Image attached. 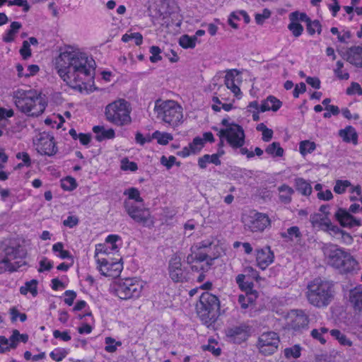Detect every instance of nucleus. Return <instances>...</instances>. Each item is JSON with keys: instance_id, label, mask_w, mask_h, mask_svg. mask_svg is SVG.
I'll use <instances>...</instances> for the list:
<instances>
[{"instance_id": "f257e3e1", "label": "nucleus", "mask_w": 362, "mask_h": 362, "mask_svg": "<svg viewBox=\"0 0 362 362\" xmlns=\"http://www.w3.org/2000/svg\"><path fill=\"white\" fill-rule=\"evenodd\" d=\"M92 59L73 47L62 49L56 59V69L59 76L73 88H81L91 76Z\"/></svg>"}, {"instance_id": "f03ea898", "label": "nucleus", "mask_w": 362, "mask_h": 362, "mask_svg": "<svg viewBox=\"0 0 362 362\" xmlns=\"http://www.w3.org/2000/svg\"><path fill=\"white\" fill-rule=\"evenodd\" d=\"M14 103L17 108L30 117H37L46 107L41 94L34 89H18L13 93Z\"/></svg>"}, {"instance_id": "7ed1b4c3", "label": "nucleus", "mask_w": 362, "mask_h": 362, "mask_svg": "<svg viewBox=\"0 0 362 362\" xmlns=\"http://www.w3.org/2000/svg\"><path fill=\"white\" fill-rule=\"evenodd\" d=\"M333 284L327 280L315 279L308 285L306 296L313 305L325 307L333 298Z\"/></svg>"}, {"instance_id": "20e7f679", "label": "nucleus", "mask_w": 362, "mask_h": 362, "mask_svg": "<svg viewBox=\"0 0 362 362\" xmlns=\"http://www.w3.org/2000/svg\"><path fill=\"white\" fill-rule=\"evenodd\" d=\"M154 111L158 119L173 127L177 126L183 117L182 107L174 100H157L155 102Z\"/></svg>"}, {"instance_id": "39448f33", "label": "nucleus", "mask_w": 362, "mask_h": 362, "mask_svg": "<svg viewBox=\"0 0 362 362\" xmlns=\"http://www.w3.org/2000/svg\"><path fill=\"white\" fill-rule=\"evenodd\" d=\"M220 310V301L217 296L209 292H204L197 304V313L202 321L209 325L214 323Z\"/></svg>"}, {"instance_id": "423d86ee", "label": "nucleus", "mask_w": 362, "mask_h": 362, "mask_svg": "<svg viewBox=\"0 0 362 362\" xmlns=\"http://www.w3.org/2000/svg\"><path fill=\"white\" fill-rule=\"evenodd\" d=\"M130 104L124 99L117 100L105 107L106 119L117 126L128 125L132 122Z\"/></svg>"}, {"instance_id": "0eeeda50", "label": "nucleus", "mask_w": 362, "mask_h": 362, "mask_svg": "<svg viewBox=\"0 0 362 362\" xmlns=\"http://www.w3.org/2000/svg\"><path fill=\"white\" fill-rule=\"evenodd\" d=\"M221 124L224 127L218 131L221 139V145H223V139H226L228 144L233 148H238L245 144V135L241 126L233 122H229L228 118H223Z\"/></svg>"}, {"instance_id": "6e6552de", "label": "nucleus", "mask_w": 362, "mask_h": 362, "mask_svg": "<svg viewBox=\"0 0 362 362\" xmlns=\"http://www.w3.org/2000/svg\"><path fill=\"white\" fill-rule=\"evenodd\" d=\"M4 252V257L0 259V273L15 272L24 264L23 258L25 252L21 247L8 246Z\"/></svg>"}, {"instance_id": "1a4fd4ad", "label": "nucleus", "mask_w": 362, "mask_h": 362, "mask_svg": "<svg viewBox=\"0 0 362 362\" xmlns=\"http://www.w3.org/2000/svg\"><path fill=\"white\" fill-rule=\"evenodd\" d=\"M107 249L104 246L98 245L95 248V258L98 263V268L101 274L106 276H116L119 274L122 269V264L117 262H110L104 257H100L99 254H107Z\"/></svg>"}, {"instance_id": "9d476101", "label": "nucleus", "mask_w": 362, "mask_h": 362, "mask_svg": "<svg viewBox=\"0 0 362 362\" xmlns=\"http://www.w3.org/2000/svg\"><path fill=\"white\" fill-rule=\"evenodd\" d=\"M142 289V282L135 279H127L118 284L115 293L119 298L128 300L139 298Z\"/></svg>"}, {"instance_id": "9b49d317", "label": "nucleus", "mask_w": 362, "mask_h": 362, "mask_svg": "<svg viewBox=\"0 0 362 362\" xmlns=\"http://www.w3.org/2000/svg\"><path fill=\"white\" fill-rule=\"evenodd\" d=\"M124 206L128 215L137 223L145 227L153 225V218L148 209L138 206L129 200L124 201Z\"/></svg>"}, {"instance_id": "f8f14e48", "label": "nucleus", "mask_w": 362, "mask_h": 362, "mask_svg": "<svg viewBox=\"0 0 362 362\" xmlns=\"http://www.w3.org/2000/svg\"><path fill=\"white\" fill-rule=\"evenodd\" d=\"M322 250L327 259V264L337 269L344 259L345 255L349 252L337 245L326 244L323 246Z\"/></svg>"}, {"instance_id": "ddd939ff", "label": "nucleus", "mask_w": 362, "mask_h": 362, "mask_svg": "<svg viewBox=\"0 0 362 362\" xmlns=\"http://www.w3.org/2000/svg\"><path fill=\"white\" fill-rule=\"evenodd\" d=\"M322 250L327 259V264L337 269L344 259L345 255L349 252L337 245L326 244L323 246Z\"/></svg>"}, {"instance_id": "4468645a", "label": "nucleus", "mask_w": 362, "mask_h": 362, "mask_svg": "<svg viewBox=\"0 0 362 362\" xmlns=\"http://www.w3.org/2000/svg\"><path fill=\"white\" fill-rule=\"evenodd\" d=\"M279 343V338L277 334L274 332H268L259 336L257 347L264 355H271L276 351Z\"/></svg>"}, {"instance_id": "2eb2a0df", "label": "nucleus", "mask_w": 362, "mask_h": 362, "mask_svg": "<svg viewBox=\"0 0 362 362\" xmlns=\"http://www.w3.org/2000/svg\"><path fill=\"white\" fill-rule=\"evenodd\" d=\"M245 228L251 232H262L270 226V219L268 216L262 213H254L244 218Z\"/></svg>"}, {"instance_id": "dca6fc26", "label": "nucleus", "mask_w": 362, "mask_h": 362, "mask_svg": "<svg viewBox=\"0 0 362 362\" xmlns=\"http://www.w3.org/2000/svg\"><path fill=\"white\" fill-rule=\"evenodd\" d=\"M35 144L37 152L42 155L52 156L56 154L57 151L54 137L45 132L40 135Z\"/></svg>"}, {"instance_id": "f3484780", "label": "nucleus", "mask_w": 362, "mask_h": 362, "mask_svg": "<svg viewBox=\"0 0 362 362\" xmlns=\"http://www.w3.org/2000/svg\"><path fill=\"white\" fill-rule=\"evenodd\" d=\"M169 275L171 279L175 282H184L188 279L187 273L182 267L181 258L175 255L172 257L169 262Z\"/></svg>"}, {"instance_id": "a211bd4d", "label": "nucleus", "mask_w": 362, "mask_h": 362, "mask_svg": "<svg viewBox=\"0 0 362 362\" xmlns=\"http://www.w3.org/2000/svg\"><path fill=\"white\" fill-rule=\"evenodd\" d=\"M194 251L191 255H189L187 257V262L189 264H192L194 262H202L206 261L207 266H211L213 264V261L217 259L220 256V252H210L209 250H197Z\"/></svg>"}, {"instance_id": "6ab92c4d", "label": "nucleus", "mask_w": 362, "mask_h": 362, "mask_svg": "<svg viewBox=\"0 0 362 362\" xmlns=\"http://www.w3.org/2000/svg\"><path fill=\"white\" fill-rule=\"evenodd\" d=\"M338 52L344 59L353 66L362 68V47L352 46L345 52L338 50Z\"/></svg>"}, {"instance_id": "aec40b11", "label": "nucleus", "mask_w": 362, "mask_h": 362, "mask_svg": "<svg viewBox=\"0 0 362 362\" xmlns=\"http://www.w3.org/2000/svg\"><path fill=\"white\" fill-rule=\"evenodd\" d=\"M226 336L230 341L240 344L247 339V327L244 325H240L228 328L226 330Z\"/></svg>"}, {"instance_id": "412c9836", "label": "nucleus", "mask_w": 362, "mask_h": 362, "mask_svg": "<svg viewBox=\"0 0 362 362\" xmlns=\"http://www.w3.org/2000/svg\"><path fill=\"white\" fill-rule=\"evenodd\" d=\"M274 255L270 247L267 246L257 250L256 261L262 269H265L274 262Z\"/></svg>"}, {"instance_id": "4be33fe9", "label": "nucleus", "mask_w": 362, "mask_h": 362, "mask_svg": "<svg viewBox=\"0 0 362 362\" xmlns=\"http://www.w3.org/2000/svg\"><path fill=\"white\" fill-rule=\"evenodd\" d=\"M357 269L358 262L350 252L345 255L344 261L337 268V270L343 274H353Z\"/></svg>"}, {"instance_id": "5701e85b", "label": "nucleus", "mask_w": 362, "mask_h": 362, "mask_svg": "<svg viewBox=\"0 0 362 362\" xmlns=\"http://www.w3.org/2000/svg\"><path fill=\"white\" fill-rule=\"evenodd\" d=\"M337 219L341 225L344 227H351L354 226H360L359 221H357L346 210L339 209L335 214Z\"/></svg>"}, {"instance_id": "b1692460", "label": "nucleus", "mask_w": 362, "mask_h": 362, "mask_svg": "<svg viewBox=\"0 0 362 362\" xmlns=\"http://www.w3.org/2000/svg\"><path fill=\"white\" fill-rule=\"evenodd\" d=\"M349 301L356 312L362 313V286H356L350 291Z\"/></svg>"}, {"instance_id": "393cba45", "label": "nucleus", "mask_w": 362, "mask_h": 362, "mask_svg": "<svg viewBox=\"0 0 362 362\" xmlns=\"http://www.w3.org/2000/svg\"><path fill=\"white\" fill-rule=\"evenodd\" d=\"M238 74L239 71L237 69L228 70L226 72L224 79L225 85L235 96H238L241 94L240 88L235 83V78L238 76Z\"/></svg>"}, {"instance_id": "a878e982", "label": "nucleus", "mask_w": 362, "mask_h": 362, "mask_svg": "<svg viewBox=\"0 0 362 362\" xmlns=\"http://www.w3.org/2000/svg\"><path fill=\"white\" fill-rule=\"evenodd\" d=\"M282 103L276 98L269 95L266 100H263L261 106L260 111L264 112L269 110L277 111L281 106Z\"/></svg>"}, {"instance_id": "bb28decb", "label": "nucleus", "mask_w": 362, "mask_h": 362, "mask_svg": "<svg viewBox=\"0 0 362 362\" xmlns=\"http://www.w3.org/2000/svg\"><path fill=\"white\" fill-rule=\"evenodd\" d=\"M93 131L96 134L95 139L98 141H102L105 139H111L115 138V133L113 129H105L103 126H94Z\"/></svg>"}, {"instance_id": "cd10ccee", "label": "nucleus", "mask_w": 362, "mask_h": 362, "mask_svg": "<svg viewBox=\"0 0 362 362\" xmlns=\"http://www.w3.org/2000/svg\"><path fill=\"white\" fill-rule=\"evenodd\" d=\"M309 320L308 315L303 311H297L296 315L291 322V327L295 330H299L308 327Z\"/></svg>"}, {"instance_id": "c85d7f7f", "label": "nucleus", "mask_w": 362, "mask_h": 362, "mask_svg": "<svg viewBox=\"0 0 362 362\" xmlns=\"http://www.w3.org/2000/svg\"><path fill=\"white\" fill-rule=\"evenodd\" d=\"M339 135L345 142L349 143L351 141L354 144H357L358 135L355 129L351 126H348L345 129L339 130Z\"/></svg>"}, {"instance_id": "c756f323", "label": "nucleus", "mask_w": 362, "mask_h": 362, "mask_svg": "<svg viewBox=\"0 0 362 362\" xmlns=\"http://www.w3.org/2000/svg\"><path fill=\"white\" fill-rule=\"evenodd\" d=\"M295 186L300 193L304 196H309L312 192V187L310 184L301 177L295 179Z\"/></svg>"}, {"instance_id": "7c9ffc66", "label": "nucleus", "mask_w": 362, "mask_h": 362, "mask_svg": "<svg viewBox=\"0 0 362 362\" xmlns=\"http://www.w3.org/2000/svg\"><path fill=\"white\" fill-rule=\"evenodd\" d=\"M214 163L216 165H220L221 160L219 159V155L218 153H215L211 156L206 154L199 158L198 160V165L202 169L206 168L207 163Z\"/></svg>"}, {"instance_id": "2f4dec72", "label": "nucleus", "mask_w": 362, "mask_h": 362, "mask_svg": "<svg viewBox=\"0 0 362 362\" xmlns=\"http://www.w3.org/2000/svg\"><path fill=\"white\" fill-rule=\"evenodd\" d=\"M279 192L280 200L285 203L288 204L291 201V196L294 193V190L286 185H282L278 188Z\"/></svg>"}, {"instance_id": "473e14b6", "label": "nucleus", "mask_w": 362, "mask_h": 362, "mask_svg": "<svg viewBox=\"0 0 362 362\" xmlns=\"http://www.w3.org/2000/svg\"><path fill=\"white\" fill-rule=\"evenodd\" d=\"M10 29L7 31L5 35L3 37V40L6 42H12L14 40L15 35L18 33L19 29L21 28V24L19 22H12L10 26Z\"/></svg>"}, {"instance_id": "72a5a7b5", "label": "nucleus", "mask_w": 362, "mask_h": 362, "mask_svg": "<svg viewBox=\"0 0 362 362\" xmlns=\"http://www.w3.org/2000/svg\"><path fill=\"white\" fill-rule=\"evenodd\" d=\"M151 138L156 139L157 142L161 145H166L170 141L173 139V136L171 134L167 132H160L159 131L154 132Z\"/></svg>"}, {"instance_id": "f704fd0d", "label": "nucleus", "mask_w": 362, "mask_h": 362, "mask_svg": "<svg viewBox=\"0 0 362 362\" xmlns=\"http://www.w3.org/2000/svg\"><path fill=\"white\" fill-rule=\"evenodd\" d=\"M179 44L184 49L194 48L197 44L196 36L182 35L179 39Z\"/></svg>"}, {"instance_id": "c9c22d12", "label": "nucleus", "mask_w": 362, "mask_h": 362, "mask_svg": "<svg viewBox=\"0 0 362 362\" xmlns=\"http://www.w3.org/2000/svg\"><path fill=\"white\" fill-rule=\"evenodd\" d=\"M327 220H329L327 218L322 217L320 214H313L310 216V221L313 227H317L322 230L324 229Z\"/></svg>"}, {"instance_id": "e433bc0d", "label": "nucleus", "mask_w": 362, "mask_h": 362, "mask_svg": "<svg viewBox=\"0 0 362 362\" xmlns=\"http://www.w3.org/2000/svg\"><path fill=\"white\" fill-rule=\"evenodd\" d=\"M37 281L35 279L27 281L25 286L21 287V293L25 295L28 292H30L33 296H35L37 294Z\"/></svg>"}, {"instance_id": "4c0bfd02", "label": "nucleus", "mask_w": 362, "mask_h": 362, "mask_svg": "<svg viewBox=\"0 0 362 362\" xmlns=\"http://www.w3.org/2000/svg\"><path fill=\"white\" fill-rule=\"evenodd\" d=\"M265 151L267 153L275 157H281L284 155V149L281 147L279 142H273L269 144Z\"/></svg>"}, {"instance_id": "58836bf2", "label": "nucleus", "mask_w": 362, "mask_h": 362, "mask_svg": "<svg viewBox=\"0 0 362 362\" xmlns=\"http://www.w3.org/2000/svg\"><path fill=\"white\" fill-rule=\"evenodd\" d=\"M316 148L314 142L308 140L300 142L299 150L302 155L305 156L307 153H310Z\"/></svg>"}, {"instance_id": "ea45409f", "label": "nucleus", "mask_w": 362, "mask_h": 362, "mask_svg": "<svg viewBox=\"0 0 362 362\" xmlns=\"http://www.w3.org/2000/svg\"><path fill=\"white\" fill-rule=\"evenodd\" d=\"M306 27L307 31L310 35H314L315 32H317L318 34L321 33L322 26L317 20H310V22L306 24Z\"/></svg>"}, {"instance_id": "a19ab883", "label": "nucleus", "mask_w": 362, "mask_h": 362, "mask_svg": "<svg viewBox=\"0 0 362 362\" xmlns=\"http://www.w3.org/2000/svg\"><path fill=\"white\" fill-rule=\"evenodd\" d=\"M281 235L284 238H288L291 240L293 237L300 238L301 233L298 226H292L288 228L286 233H282Z\"/></svg>"}, {"instance_id": "79ce46f5", "label": "nucleus", "mask_w": 362, "mask_h": 362, "mask_svg": "<svg viewBox=\"0 0 362 362\" xmlns=\"http://www.w3.org/2000/svg\"><path fill=\"white\" fill-rule=\"evenodd\" d=\"M77 186L76 180L71 177H67L61 181V187L64 190L71 191Z\"/></svg>"}, {"instance_id": "37998d69", "label": "nucleus", "mask_w": 362, "mask_h": 362, "mask_svg": "<svg viewBox=\"0 0 362 362\" xmlns=\"http://www.w3.org/2000/svg\"><path fill=\"white\" fill-rule=\"evenodd\" d=\"M214 247V250H216V251H218V246L216 244L214 243L213 241H211V240H204L201 243H199L198 245H196L195 247L197 250H209L210 252H212L211 251V247Z\"/></svg>"}, {"instance_id": "c03bdc74", "label": "nucleus", "mask_w": 362, "mask_h": 362, "mask_svg": "<svg viewBox=\"0 0 362 362\" xmlns=\"http://www.w3.org/2000/svg\"><path fill=\"white\" fill-rule=\"evenodd\" d=\"M289 19L291 21H298L305 22L306 24L311 20L305 13H299L298 11L292 12L289 14Z\"/></svg>"}, {"instance_id": "a18cd8bd", "label": "nucleus", "mask_w": 362, "mask_h": 362, "mask_svg": "<svg viewBox=\"0 0 362 362\" xmlns=\"http://www.w3.org/2000/svg\"><path fill=\"white\" fill-rule=\"evenodd\" d=\"M105 344L106 346L105 348V350L109 353L115 352L117 350V346L122 345V343L120 341L115 342V340L112 337H106Z\"/></svg>"}, {"instance_id": "49530a36", "label": "nucleus", "mask_w": 362, "mask_h": 362, "mask_svg": "<svg viewBox=\"0 0 362 362\" xmlns=\"http://www.w3.org/2000/svg\"><path fill=\"white\" fill-rule=\"evenodd\" d=\"M204 140L199 137H196L193 139L192 142L189 144V148L192 153H197L204 146Z\"/></svg>"}, {"instance_id": "de8ad7c7", "label": "nucleus", "mask_w": 362, "mask_h": 362, "mask_svg": "<svg viewBox=\"0 0 362 362\" xmlns=\"http://www.w3.org/2000/svg\"><path fill=\"white\" fill-rule=\"evenodd\" d=\"M288 28L289 29V30L292 32L293 35L296 37H299L303 31V25L296 21H291V23L288 25Z\"/></svg>"}, {"instance_id": "09e8293b", "label": "nucleus", "mask_w": 362, "mask_h": 362, "mask_svg": "<svg viewBox=\"0 0 362 362\" xmlns=\"http://www.w3.org/2000/svg\"><path fill=\"white\" fill-rule=\"evenodd\" d=\"M350 185L351 182L348 180H337L334 187V191L337 194H342Z\"/></svg>"}, {"instance_id": "8fccbe9b", "label": "nucleus", "mask_w": 362, "mask_h": 362, "mask_svg": "<svg viewBox=\"0 0 362 362\" xmlns=\"http://www.w3.org/2000/svg\"><path fill=\"white\" fill-rule=\"evenodd\" d=\"M245 276L244 274H238L236 277V283L238 284L239 287L245 291L251 290L252 284L249 282H245Z\"/></svg>"}, {"instance_id": "3c124183", "label": "nucleus", "mask_w": 362, "mask_h": 362, "mask_svg": "<svg viewBox=\"0 0 362 362\" xmlns=\"http://www.w3.org/2000/svg\"><path fill=\"white\" fill-rule=\"evenodd\" d=\"M121 168L123 170H130L134 172L138 169V167L135 162L129 161L127 158H123L121 161Z\"/></svg>"}, {"instance_id": "603ef678", "label": "nucleus", "mask_w": 362, "mask_h": 362, "mask_svg": "<svg viewBox=\"0 0 362 362\" xmlns=\"http://www.w3.org/2000/svg\"><path fill=\"white\" fill-rule=\"evenodd\" d=\"M284 355L287 358H298L300 355V348L297 345H295L291 348H287L284 350Z\"/></svg>"}, {"instance_id": "864d4df0", "label": "nucleus", "mask_w": 362, "mask_h": 362, "mask_svg": "<svg viewBox=\"0 0 362 362\" xmlns=\"http://www.w3.org/2000/svg\"><path fill=\"white\" fill-rule=\"evenodd\" d=\"M160 163L162 165L166 167L167 169H170L175 163L177 166H180V163H176V158L173 156H170L169 158L163 156L160 158Z\"/></svg>"}, {"instance_id": "5fc2aeb1", "label": "nucleus", "mask_w": 362, "mask_h": 362, "mask_svg": "<svg viewBox=\"0 0 362 362\" xmlns=\"http://www.w3.org/2000/svg\"><path fill=\"white\" fill-rule=\"evenodd\" d=\"M124 194H128L129 201H130V199H134L136 202L140 203L144 202V199L140 197L139 190L136 188H130L127 192H124Z\"/></svg>"}, {"instance_id": "6e6d98bb", "label": "nucleus", "mask_w": 362, "mask_h": 362, "mask_svg": "<svg viewBox=\"0 0 362 362\" xmlns=\"http://www.w3.org/2000/svg\"><path fill=\"white\" fill-rule=\"evenodd\" d=\"M271 16V11L264 8L262 13H256L255 14V21L258 25H262L264 23L266 19H268Z\"/></svg>"}, {"instance_id": "4d7b16f0", "label": "nucleus", "mask_w": 362, "mask_h": 362, "mask_svg": "<svg viewBox=\"0 0 362 362\" xmlns=\"http://www.w3.org/2000/svg\"><path fill=\"white\" fill-rule=\"evenodd\" d=\"M150 52L151 54V56L150 57V60L151 62L156 63V62L161 60L162 57L160 55L161 50L159 47L152 46L150 48Z\"/></svg>"}, {"instance_id": "13d9d810", "label": "nucleus", "mask_w": 362, "mask_h": 362, "mask_svg": "<svg viewBox=\"0 0 362 362\" xmlns=\"http://www.w3.org/2000/svg\"><path fill=\"white\" fill-rule=\"evenodd\" d=\"M49 355L53 360L56 361H61L66 357V351L64 350L55 349L52 351Z\"/></svg>"}, {"instance_id": "bf43d9fd", "label": "nucleus", "mask_w": 362, "mask_h": 362, "mask_svg": "<svg viewBox=\"0 0 362 362\" xmlns=\"http://www.w3.org/2000/svg\"><path fill=\"white\" fill-rule=\"evenodd\" d=\"M356 93L359 95H362V88L358 83L352 82L351 86L346 89V94L353 95Z\"/></svg>"}, {"instance_id": "052dcab7", "label": "nucleus", "mask_w": 362, "mask_h": 362, "mask_svg": "<svg viewBox=\"0 0 362 362\" xmlns=\"http://www.w3.org/2000/svg\"><path fill=\"white\" fill-rule=\"evenodd\" d=\"M64 303L71 306L73 305L74 301L76 297V293L74 291L68 290L64 292Z\"/></svg>"}, {"instance_id": "680f3d73", "label": "nucleus", "mask_w": 362, "mask_h": 362, "mask_svg": "<svg viewBox=\"0 0 362 362\" xmlns=\"http://www.w3.org/2000/svg\"><path fill=\"white\" fill-rule=\"evenodd\" d=\"M53 336L56 339H61L64 341H68L71 340V337L69 333V332H60L59 330H54L53 332Z\"/></svg>"}, {"instance_id": "e2e57ef3", "label": "nucleus", "mask_w": 362, "mask_h": 362, "mask_svg": "<svg viewBox=\"0 0 362 362\" xmlns=\"http://www.w3.org/2000/svg\"><path fill=\"white\" fill-rule=\"evenodd\" d=\"M20 53L24 59H26L31 55V50L30 48V44L28 41L23 42V46L20 49Z\"/></svg>"}, {"instance_id": "0e129e2a", "label": "nucleus", "mask_w": 362, "mask_h": 362, "mask_svg": "<svg viewBox=\"0 0 362 362\" xmlns=\"http://www.w3.org/2000/svg\"><path fill=\"white\" fill-rule=\"evenodd\" d=\"M18 331L17 329H14L13 331L12 335L8 339L9 342H8V346L9 347V349L16 348L18 343L19 342L18 339Z\"/></svg>"}, {"instance_id": "69168bd1", "label": "nucleus", "mask_w": 362, "mask_h": 362, "mask_svg": "<svg viewBox=\"0 0 362 362\" xmlns=\"http://www.w3.org/2000/svg\"><path fill=\"white\" fill-rule=\"evenodd\" d=\"M119 236L117 235H110L106 238V243L111 245L110 250L112 251H117V245L116 242L119 240Z\"/></svg>"}, {"instance_id": "338daca9", "label": "nucleus", "mask_w": 362, "mask_h": 362, "mask_svg": "<svg viewBox=\"0 0 362 362\" xmlns=\"http://www.w3.org/2000/svg\"><path fill=\"white\" fill-rule=\"evenodd\" d=\"M52 263L47 259V258L44 257L40 262V268L38 269L39 272H42L44 271H49L52 268Z\"/></svg>"}, {"instance_id": "774afa93", "label": "nucleus", "mask_w": 362, "mask_h": 362, "mask_svg": "<svg viewBox=\"0 0 362 362\" xmlns=\"http://www.w3.org/2000/svg\"><path fill=\"white\" fill-rule=\"evenodd\" d=\"M78 223V219L75 216H69L66 220L63 221V224L69 228H73L76 226Z\"/></svg>"}]
</instances>
